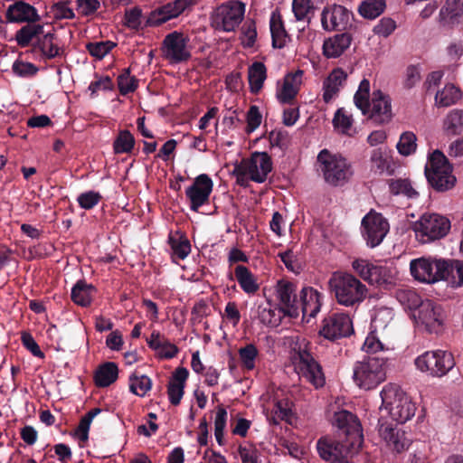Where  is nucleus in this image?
Returning a JSON list of instances; mask_svg holds the SVG:
<instances>
[{
    "instance_id": "nucleus-9",
    "label": "nucleus",
    "mask_w": 463,
    "mask_h": 463,
    "mask_svg": "<svg viewBox=\"0 0 463 463\" xmlns=\"http://www.w3.org/2000/svg\"><path fill=\"white\" fill-rule=\"evenodd\" d=\"M381 397L383 404L397 423L402 424L414 416L415 403L407 395L399 392L396 387L384 386L381 392Z\"/></svg>"
},
{
    "instance_id": "nucleus-39",
    "label": "nucleus",
    "mask_w": 463,
    "mask_h": 463,
    "mask_svg": "<svg viewBox=\"0 0 463 463\" xmlns=\"http://www.w3.org/2000/svg\"><path fill=\"white\" fill-rule=\"evenodd\" d=\"M168 243L173 255L179 260H184L191 252V243L185 234L181 232L170 233Z\"/></svg>"
},
{
    "instance_id": "nucleus-31",
    "label": "nucleus",
    "mask_w": 463,
    "mask_h": 463,
    "mask_svg": "<svg viewBox=\"0 0 463 463\" xmlns=\"http://www.w3.org/2000/svg\"><path fill=\"white\" fill-rule=\"evenodd\" d=\"M56 39L57 37L53 32L43 33L35 41L33 47L38 49L45 59L52 60L60 57L63 55L64 49L57 44Z\"/></svg>"
},
{
    "instance_id": "nucleus-1",
    "label": "nucleus",
    "mask_w": 463,
    "mask_h": 463,
    "mask_svg": "<svg viewBox=\"0 0 463 463\" xmlns=\"http://www.w3.org/2000/svg\"><path fill=\"white\" fill-rule=\"evenodd\" d=\"M354 102L363 115L377 124L388 123L392 118L391 98L381 90H376L370 99V81L367 79L361 80Z\"/></svg>"
},
{
    "instance_id": "nucleus-35",
    "label": "nucleus",
    "mask_w": 463,
    "mask_h": 463,
    "mask_svg": "<svg viewBox=\"0 0 463 463\" xmlns=\"http://www.w3.org/2000/svg\"><path fill=\"white\" fill-rule=\"evenodd\" d=\"M269 28L272 40V47L281 49L286 45L287 31L284 26L282 16L278 10L271 13Z\"/></svg>"
},
{
    "instance_id": "nucleus-13",
    "label": "nucleus",
    "mask_w": 463,
    "mask_h": 463,
    "mask_svg": "<svg viewBox=\"0 0 463 463\" xmlns=\"http://www.w3.org/2000/svg\"><path fill=\"white\" fill-rule=\"evenodd\" d=\"M444 259L420 258L412 260L410 263L411 276L418 281L435 283L440 280V274L446 269Z\"/></svg>"
},
{
    "instance_id": "nucleus-23",
    "label": "nucleus",
    "mask_w": 463,
    "mask_h": 463,
    "mask_svg": "<svg viewBox=\"0 0 463 463\" xmlns=\"http://www.w3.org/2000/svg\"><path fill=\"white\" fill-rule=\"evenodd\" d=\"M334 424L343 432L345 439L362 443V427L354 414L345 410L335 412Z\"/></svg>"
},
{
    "instance_id": "nucleus-14",
    "label": "nucleus",
    "mask_w": 463,
    "mask_h": 463,
    "mask_svg": "<svg viewBox=\"0 0 463 463\" xmlns=\"http://www.w3.org/2000/svg\"><path fill=\"white\" fill-rule=\"evenodd\" d=\"M352 268L361 279L371 285L383 287L392 283V270L387 266L374 264L364 259H355Z\"/></svg>"
},
{
    "instance_id": "nucleus-33",
    "label": "nucleus",
    "mask_w": 463,
    "mask_h": 463,
    "mask_svg": "<svg viewBox=\"0 0 463 463\" xmlns=\"http://www.w3.org/2000/svg\"><path fill=\"white\" fill-rule=\"evenodd\" d=\"M44 25L39 22H29L15 33V41L22 48L28 47L33 39H38L44 33Z\"/></svg>"
},
{
    "instance_id": "nucleus-57",
    "label": "nucleus",
    "mask_w": 463,
    "mask_h": 463,
    "mask_svg": "<svg viewBox=\"0 0 463 463\" xmlns=\"http://www.w3.org/2000/svg\"><path fill=\"white\" fill-rule=\"evenodd\" d=\"M238 453L241 463H263L260 450L251 444L247 446L240 445Z\"/></svg>"
},
{
    "instance_id": "nucleus-43",
    "label": "nucleus",
    "mask_w": 463,
    "mask_h": 463,
    "mask_svg": "<svg viewBox=\"0 0 463 463\" xmlns=\"http://www.w3.org/2000/svg\"><path fill=\"white\" fill-rule=\"evenodd\" d=\"M386 7L384 0H364L359 7L358 13L366 19H375L382 14Z\"/></svg>"
},
{
    "instance_id": "nucleus-52",
    "label": "nucleus",
    "mask_w": 463,
    "mask_h": 463,
    "mask_svg": "<svg viewBox=\"0 0 463 463\" xmlns=\"http://www.w3.org/2000/svg\"><path fill=\"white\" fill-rule=\"evenodd\" d=\"M417 137L411 131H406L400 137V140L397 144L398 152L402 156H410L415 153L417 148Z\"/></svg>"
},
{
    "instance_id": "nucleus-59",
    "label": "nucleus",
    "mask_w": 463,
    "mask_h": 463,
    "mask_svg": "<svg viewBox=\"0 0 463 463\" xmlns=\"http://www.w3.org/2000/svg\"><path fill=\"white\" fill-rule=\"evenodd\" d=\"M396 22L390 17H383L373 27V33L380 37L387 38L396 29Z\"/></svg>"
},
{
    "instance_id": "nucleus-29",
    "label": "nucleus",
    "mask_w": 463,
    "mask_h": 463,
    "mask_svg": "<svg viewBox=\"0 0 463 463\" xmlns=\"http://www.w3.org/2000/svg\"><path fill=\"white\" fill-rule=\"evenodd\" d=\"M302 73V71H298L294 74L285 76L282 87L277 91V98L280 103L292 104L299 91Z\"/></svg>"
},
{
    "instance_id": "nucleus-3",
    "label": "nucleus",
    "mask_w": 463,
    "mask_h": 463,
    "mask_svg": "<svg viewBox=\"0 0 463 463\" xmlns=\"http://www.w3.org/2000/svg\"><path fill=\"white\" fill-rule=\"evenodd\" d=\"M453 166L439 150L429 155L424 174L430 186L436 192L443 193L452 189L457 182Z\"/></svg>"
},
{
    "instance_id": "nucleus-17",
    "label": "nucleus",
    "mask_w": 463,
    "mask_h": 463,
    "mask_svg": "<svg viewBox=\"0 0 463 463\" xmlns=\"http://www.w3.org/2000/svg\"><path fill=\"white\" fill-rule=\"evenodd\" d=\"M354 14L341 5L326 6L321 14V24L325 31H346L352 26Z\"/></svg>"
},
{
    "instance_id": "nucleus-56",
    "label": "nucleus",
    "mask_w": 463,
    "mask_h": 463,
    "mask_svg": "<svg viewBox=\"0 0 463 463\" xmlns=\"http://www.w3.org/2000/svg\"><path fill=\"white\" fill-rule=\"evenodd\" d=\"M102 195L96 191L90 190L81 193L77 197V202L81 209L91 210L99 203Z\"/></svg>"
},
{
    "instance_id": "nucleus-62",
    "label": "nucleus",
    "mask_w": 463,
    "mask_h": 463,
    "mask_svg": "<svg viewBox=\"0 0 463 463\" xmlns=\"http://www.w3.org/2000/svg\"><path fill=\"white\" fill-rule=\"evenodd\" d=\"M372 170L382 174L387 168V159L381 148L372 151L371 157Z\"/></svg>"
},
{
    "instance_id": "nucleus-25",
    "label": "nucleus",
    "mask_w": 463,
    "mask_h": 463,
    "mask_svg": "<svg viewBox=\"0 0 463 463\" xmlns=\"http://www.w3.org/2000/svg\"><path fill=\"white\" fill-rule=\"evenodd\" d=\"M8 23L40 22L41 16L37 9L24 1H16L10 5L5 12Z\"/></svg>"
},
{
    "instance_id": "nucleus-4",
    "label": "nucleus",
    "mask_w": 463,
    "mask_h": 463,
    "mask_svg": "<svg viewBox=\"0 0 463 463\" xmlns=\"http://www.w3.org/2000/svg\"><path fill=\"white\" fill-rule=\"evenodd\" d=\"M386 360L378 356H367L354 365L353 379L355 384L364 390L376 388L386 378Z\"/></svg>"
},
{
    "instance_id": "nucleus-34",
    "label": "nucleus",
    "mask_w": 463,
    "mask_h": 463,
    "mask_svg": "<svg viewBox=\"0 0 463 463\" xmlns=\"http://www.w3.org/2000/svg\"><path fill=\"white\" fill-rule=\"evenodd\" d=\"M118 377V367L113 362H106L100 364L94 373V383L99 388L109 387Z\"/></svg>"
},
{
    "instance_id": "nucleus-7",
    "label": "nucleus",
    "mask_w": 463,
    "mask_h": 463,
    "mask_svg": "<svg viewBox=\"0 0 463 463\" xmlns=\"http://www.w3.org/2000/svg\"><path fill=\"white\" fill-rule=\"evenodd\" d=\"M246 5L231 0L219 5L211 16V25L218 32H234L244 18Z\"/></svg>"
},
{
    "instance_id": "nucleus-16",
    "label": "nucleus",
    "mask_w": 463,
    "mask_h": 463,
    "mask_svg": "<svg viewBox=\"0 0 463 463\" xmlns=\"http://www.w3.org/2000/svg\"><path fill=\"white\" fill-rule=\"evenodd\" d=\"M388 232L389 223L381 213L370 212L362 220V234L371 248L380 245Z\"/></svg>"
},
{
    "instance_id": "nucleus-36",
    "label": "nucleus",
    "mask_w": 463,
    "mask_h": 463,
    "mask_svg": "<svg viewBox=\"0 0 463 463\" xmlns=\"http://www.w3.org/2000/svg\"><path fill=\"white\" fill-rule=\"evenodd\" d=\"M267 79V67L261 61H254L248 68V81L250 91L252 94H258L263 88Z\"/></svg>"
},
{
    "instance_id": "nucleus-45",
    "label": "nucleus",
    "mask_w": 463,
    "mask_h": 463,
    "mask_svg": "<svg viewBox=\"0 0 463 463\" xmlns=\"http://www.w3.org/2000/svg\"><path fill=\"white\" fill-rule=\"evenodd\" d=\"M152 380L146 375L133 373L129 376V390L132 393L143 397L151 390Z\"/></svg>"
},
{
    "instance_id": "nucleus-42",
    "label": "nucleus",
    "mask_w": 463,
    "mask_h": 463,
    "mask_svg": "<svg viewBox=\"0 0 463 463\" xmlns=\"http://www.w3.org/2000/svg\"><path fill=\"white\" fill-rule=\"evenodd\" d=\"M396 298L404 308L417 312L424 301L415 290L411 288L399 289L396 292Z\"/></svg>"
},
{
    "instance_id": "nucleus-20",
    "label": "nucleus",
    "mask_w": 463,
    "mask_h": 463,
    "mask_svg": "<svg viewBox=\"0 0 463 463\" xmlns=\"http://www.w3.org/2000/svg\"><path fill=\"white\" fill-rule=\"evenodd\" d=\"M196 0H175L151 12L146 20L150 26H158L180 15L186 8L194 5Z\"/></svg>"
},
{
    "instance_id": "nucleus-53",
    "label": "nucleus",
    "mask_w": 463,
    "mask_h": 463,
    "mask_svg": "<svg viewBox=\"0 0 463 463\" xmlns=\"http://www.w3.org/2000/svg\"><path fill=\"white\" fill-rule=\"evenodd\" d=\"M116 43L111 41L90 42L86 44L89 53L98 60L103 59L114 47Z\"/></svg>"
},
{
    "instance_id": "nucleus-15",
    "label": "nucleus",
    "mask_w": 463,
    "mask_h": 463,
    "mask_svg": "<svg viewBox=\"0 0 463 463\" xmlns=\"http://www.w3.org/2000/svg\"><path fill=\"white\" fill-rule=\"evenodd\" d=\"M354 333L353 322L345 313H330L322 321L320 335L330 341L347 337Z\"/></svg>"
},
{
    "instance_id": "nucleus-10",
    "label": "nucleus",
    "mask_w": 463,
    "mask_h": 463,
    "mask_svg": "<svg viewBox=\"0 0 463 463\" xmlns=\"http://www.w3.org/2000/svg\"><path fill=\"white\" fill-rule=\"evenodd\" d=\"M163 57L171 64L188 61L192 58V46L188 34L173 31L167 33L161 45Z\"/></svg>"
},
{
    "instance_id": "nucleus-60",
    "label": "nucleus",
    "mask_w": 463,
    "mask_h": 463,
    "mask_svg": "<svg viewBox=\"0 0 463 463\" xmlns=\"http://www.w3.org/2000/svg\"><path fill=\"white\" fill-rule=\"evenodd\" d=\"M262 116L259 110V108L255 105L250 107L246 115V132L250 134L255 131L260 125Z\"/></svg>"
},
{
    "instance_id": "nucleus-48",
    "label": "nucleus",
    "mask_w": 463,
    "mask_h": 463,
    "mask_svg": "<svg viewBox=\"0 0 463 463\" xmlns=\"http://www.w3.org/2000/svg\"><path fill=\"white\" fill-rule=\"evenodd\" d=\"M460 98V91L452 84H448L442 90H439L435 95V101L442 107H449L456 103Z\"/></svg>"
},
{
    "instance_id": "nucleus-44",
    "label": "nucleus",
    "mask_w": 463,
    "mask_h": 463,
    "mask_svg": "<svg viewBox=\"0 0 463 463\" xmlns=\"http://www.w3.org/2000/svg\"><path fill=\"white\" fill-rule=\"evenodd\" d=\"M135 137L130 131L120 130L113 142V150L115 154H129L135 146Z\"/></svg>"
},
{
    "instance_id": "nucleus-28",
    "label": "nucleus",
    "mask_w": 463,
    "mask_h": 463,
    "mask_svg": "<svg viewBox=\"0 0 463 463\" xmlns=\"http://www.w3.org/2000/svg\"><path fill=\"white\" fill-rule=\"evenodd\" d=\"M352 35L342 33L326 39L323 43V54L327 59L340 57L347 50L352 43Z\"/></svg>"
},
{
    "instance_id": "nucleus-54",
    "label": "nucleus",
    "mask_w": 463,
    "mask_h": 463,
    "mask_svg": "<svg viewBox=\"0 0 463 463\" xmlns=\"http://www.w3.org/2000/svg\"><path fill=\"white\" fill-rule=\"evenodd\" d=\"M227 422V411L222 405H219L216 410L214 420V436L219 445L223 444L224 429Z\"/></svg>"
},
{
    "instance_id": "nucleus-64",
    "label": "nucleus",
    "mask_w": 463,
    "mask_h": 463,
    "mask_svg": "<svg viewBox=\"0 0 463 463\" xmlns=\"http://www.w3.org/2000/svg\"><path fill=\"white\" fill-rule=\"evenodd\" d=\"M420 80V69L416 65H409L406 68L403 87L405 89L413 88Z\"/></svg>"
},
{
    "instance_id": "nucleus-5",
    "label": "nucleus",
    "mask_w": 463,
    "mask_h": 463,
    "mask_svg": "<svg viewBox=\"0 0 463 463\" xmlns=\"http://www.w3.org/2000/svg\"><path fill=\"white\" fill-rule=\"evenodd\" d=\"M450 228V220L437 213H425L412 224L416 238L421 243H429L445 238Z\"/></svg>"
},
{
    "instance_id": "nucleus-38",
    "label": "nucleus",
    "mask_w": 463,
    "mask_h": 463,
    "mask_svg": "<svg viewBox=\"0 0 463 463\" xmlns=\"http://www.w3.org/2000/svg\"><path fill=\"white\" fill-rule=\"evenodd\" d=\"M447 267L440 274V280H446L452 287L463 285V261L457 260H445Z\"/></svg>"
},
{
    "instance_id": "nucleus-27",
    "label": "nucleus",
    "mask_w": 463,
    "mask_h": 463,
    "mask_svg": "<svg viewBox=\"0 0 463 463\" xmlns=\"http://www.w3.org/2000/svg\"><path fill=\"white\" fill-rule=\"evenodd\" d=\"M189 371L185 367H177L172 374L167 385V394L172 405L177 406L184 394L185 383Z\"/></svg>"
},
{
    "instance_id": "nucleus-8",
    "label": "nucleus",
    "mask_w": 463,
    "mask_h": 463,
    "mask_svg": "<svg viewBox=\"0 0 463 463\" xmlns=\"http://www.w3.org/2000/svg\"><path fill=\"white\" fill-rule=\"evenodd\" d=\"M360 445L361 443L353 439L324 436L317 441V450L319 457L326 462L347 463L348 457Z\"/></svg>"
},
{
    "instance_id": "nucleus-6",
    "label": "nucleus",
    "mask_w": 463,
    "mask_h": 463,
    "mask_svg": "<svg viewBox=\"0 0 463 463\" xmlns=\"http://www.w3.org/2000/svg\"><path fill=\"white\" fill-rule=\"evenodd\" d=\"M325 181L334 186L343 185L353 175L351 165L340 155L323 149L317 156Z\"/></svg>"
},
{
    "instance_id": "nucleus-26",
    "label": "nucleus",
    "mask_w": 463,
    "mask_h": 463,
    "mask_svg": "<svg viewBox=\"0 0 463 463\" xmlns=\"http://www.w3.org/2000/svg\"><path fill=\"white\" fill-rule=\"evenodd\" d=\"M323 296L312 287H304L299 294V311L303 317H315L320 311Z\"/></svg>"
},
{
    "instance_id": "nucleus-18",
    "label": "nucleus",
    "mask_w": 463,
    "mask_h": 463,
    "mask_svg": "<svg viewBox=\"0 0 463 463\" xmlns=\"http://www.w3.org/2000/svg\"><path fill=\"white\" fill-rule=\"evenodd\" d=\"M213 187V182L211 177L206 174H201L194 178L192 185L186 188L185 195L193 212H198L203 205L209 203Z\"/></svg>"
},
{
    "instance_id": "nucleus-19",
    "label": "nucleus",
    "mask_w": 463,
    "mask_h": 463,
    "mask_svg": "<svg viewBox=\"0 0 463 463\" xmlns=\"http://www.w3.org/2000/svg\"><path fill=\"white\" fill-rule=\"evenodd\" d=\"M378 432L386 445L392 450L400 453L407 449L411 444V439L406 432L399 427L398 423L379 420Z\"/></svg>"
},
{
    "instance_id": "nucleus-51",
    "label": "nucleus",
    "mask_w": 463,
    "mask_h": 463,
    "mask_svg": "<svg viewBox=\"0 0 463 463\" xmlns=\"http://www.w3.org/2000/svg\"><path fill=\"white\" fill-rule=\"evenodd\" d=\"M283 308L272 309L270 307H259V318L264 325L269 326H278L281 323L283 317Z\"/></svg>"
},
{
    "instance_id": "nucleus-41",
    "label": "nucleus",
    "mask_w": 463,
    "mask_h": 463,
    "mask_svg": "<svg viewBox=\"0 0 463 463\" xmlns=\"http://www.w3.org/2000/svg\"><path fill=\"white\" fill-rule=\"evenodd\" d=\"M443 128L447 135H460L463 133V110L452 109L446 116Z\"/></svg>"
},
{
    "instance_id": "nucleus-24",
    "label": "nucleus",
    "mask_w": 463,
    "mask_h": 463,
    "mask_svg": "<svg viewBox=\"0 0 463 463\" xmlns=\"http://www.w3.org/2000/svg\"><path fill=\"white\" fill-rule=\"evenodd\" d=\"M248 171L251 181L264 183L272 171L271 157L266 152H253L248 158Z\"/></svg>"
},
{
    "instance_id": "nucleus-50",
    "label": "nucleus",
    "mask_w": 463,
    "mask_h": 463,
    "mask_svg": "<svg viewBox=\"0 0 463 463\" xmlns=\"http://www.w3.org/2000/svg\"><path fill=\"white\" fill-rule=\"evenodd\" d=\"M315 9L311 0H293L292 2V11L297 21L307 20L309 23V14H313Z\"/></svg>"
},
{
    "instance_id": "nucleus-12",
    "label": "nucleus",
    "mask_w": 463,
    "mask_h": 463,
    "mask_svg": "<svg viewBox=\"0 0 463 463\" xmlns=\"http://www.w3.org/2000/svg\"><path fill=\"white\" fill-rule=\"evenodd\" d=\"M446 317L442 306L431 299H425L420 310L413 314L418 326L430 334H439L443 330Z\"/></svg>"
},
{
    "instance_id": "nucleus-61",
    "label": "nucleus",
    "mask_w": 463,
    "mask_h": 463,
    "mask_svg": "<svg viewBox=\"0 0 463 463\" xmlns=\"http://www.w3.org/2000/svg\"><path fill=\"white\" fill-rule=\"evenodd\" d=\"M21 341L23 345L30 351L33 356L42 359L44 358V353L41 350L39 345L29 332H22Z\"/></svg>"
},
{
    "instance_id": "nucleus-30",
    "label": "nucleus",
    "mask_w": 463,
    "mask_h": 463,
    "mask_svg": "<svg viewBox=\"0 0 463 463\" xmlns=\"http://www.w3.org/2000/svg\"><path fill=\"white\" fill-rule=\"evenodd\" d=\"M347 79L346 72L341 69H334L323 83V100L329 103L339 92Z\"/></svg>"
},
{
    "instance_id": "nucleus-63",
    "label": "nucleus",
    "mask_w": 463,
    "mask_h": 463,
    "mask_svg": "<svg viewBox=\"0 0 463 463\" xmlns=\"http://www.w3.org/2000/svg\"><path fill=\"white\" fill-rule=\"evenodd\" d=\"M96 80L91 81L89 90L91 91V94L97 93L99 90H113V82L109 76L99 77V75L95 74Z\"/></svg>"
},
{
    "instance_id": "nucleus-55",
    "label": "nucleus",
    "mask_w": 463,
    "mask_h": 463,
    "mask_svg": "<svg viewBox=\"0 0 463 463\" xmlns=\"http://www.w3.org/2000/svg\"><path fill=\"white\" fill-rule=\"evenodd\" d=\"M258 354L259 351L253 344H248L244 347L240 348L239 356L241 365L247 370L254 369Z\"/></svg>"
},
{
    "instance_id": "nucleus-58",
    "label": "nucleus",
    "mask_w": 463,
    "mask_h": 463,
    "mask_svg": "<svg viewBox=\"0 0 463 463\" xmlns=\"http://www.w3.org/2000/svg\"><path fill=\"white\" fill-rule=\"evenodd\" d=\"M242 44L247 48L254 46L257 39V27L254 20H247L241 28Z\"/></svg>"
},
{
    "instance_id": "nucleus-49",
    "label": "nucleus",
    "mask_w": 463,
    "mask_h": 463,
    "mask_svg": "<svg viewBox=\"0 0 463 463\" xmlns=\"http://www.w3.org/2000/svg\"><path fill=\"white\" fill-rule=\"evenodd\" d=\"M130 68H125L118 77V90L121 95L134 92L138 87V80L135 76H130Z\"/></svg>"
},
{
    "instance_id": "nucleus-40",
    "label": "nucleus",
    "mask_w": 463,
    "mask_h": 463,
    "mask_svg": "<svg viewBox=\"0 0 463 463\" xmlns=\"http://www.w3.org/2000/svg\"><path fill=\"white\" fill-rule=\"evenodd\" d=\"M463 16V0H447L439 11L440 22L455 23Z\"/></svg>"
},
{
    "instance_id": "nucleus-11",
    "label": "nucleus",
    "mask_w": 463,
    "mask_h": 463,
    "mask_svg": "<svg viewBox=\"0 0 463 463\" xmlns=\"http://www.w3.org/2000/svg\"><path fill=\"white\" fill-rule=\"evenodd\" d=\"M417 369L433 377L446 375L455 366L454 356L443 350L427 351L415 359Z\"/></svg>"
},
{
    "instance_id": "nucleus-21",
    "label": "nucleus",
    "mask_w": 463,
    "mask_h": 463,
    "mask_svg": "<svg viewBox=\"0 0 463 463\" xmlns=\"http://www.w3.org/2000/svg\"><path fill=\"white\" fill-rule=\"evenodd\" d=\"M276 288L283 315L297 318L299 316V302L296 294V285L291 281L281 279L278 281Z\"/></svg>"
},
{
    "instance_id": "nucleus-22",
    "label": "nucleus",
    "mask_w": 463,
    "mask_h": 463,
    "mask_svg": "<svg viewBox=\"0 0 463 463\" xmlns=\"http://www.w3.org/2000/svg\"><path fill=\"white\" fill-rule=\"evenodd\" d=\"M299 368L301 374L307 382L316 388L322 387L325 384V377L321 365L315 360L313 355L307 350L298 352Z\"/></svg>"
},
{
    "instance_id": "nucleus-37",
    "label": "nucleus",
    "mask_w": 463,
    "mask_h": 463,
    "mask_svg": "<svg viewBox=\"0 0 463 463\" xmlns=\"http://www.w3.org/2000/svg\"><path fill=\"white\" fill-rule=\"evenodd\" d=\"M234 276L241 288L247 294L253 295L260 289L254 274L245 266L238 265L234 269Z\"/></svg>"
},
{
    "instance_id": "nucleus-47",
    "label": "nucleus",
    "mask_w": 463,
    "mask_h": 463,
    "mask_svg": "<svg viewBox=\"0 0 463 463\" xmlns=\"http://www.w3.org/2000/svg\"><path fill=\"white\" fill-rule=\"evenodd\" d=\"M389 188L393 195L402 194L408 198H416L419 195L408 179H392L389 183Z\"/></svg>"
},
{
    "instance_id": "nucleus-46",
    "label": "nucleus",
    "mask_w": 463,
    "mask_h": 463,
    "mask_svg": "<svg viewBox=\"0 0 463 463\" xmlns=\"http://www.w3.org/2000/svg\"><path fill=\"white\" fill-rule=\"evenodd\" d=\"M101 412L99 408H94L88 411L80 420L79 425L74 430V435L80 441L86 442L89 439V431L93 419Z\"/></svg>"
},
{
    "instance_id": "nucleus-2",
    "label": "nucleus",
    "mask_w": 463,
    "mask_h": 463,
    "mask_svg": "<svg viewBox=\"0 0 463 463\" xmlns=\"http://www.w3.org/2000/svg\"><path fill=\"white\" fill-rule=\"evenodd\" d=\"M328 285L336 302L345 307H357L366 297L367 288L350 273L335 272Z\"/></svg>"
},
{
    "instance_id": "nucleus-32",
    "label": "nucleus",
    "mask_w": 463,
    "mask_h": 463,
    "mask_svg": "<svg viewBox=\"0 0 463 463\" xmlns=\"http://www.w3.org/2000/svg\"><path fill=\"white\" fill-rule=\"evenodd\" d=\"M97 292L92 284H88L84 279L78 280L71 288V298L76 305L88 307L92 303L93 295Z\"/></svg>"
}]
</instances>
